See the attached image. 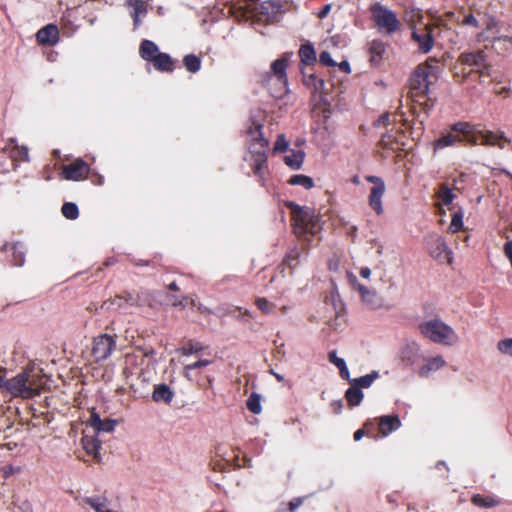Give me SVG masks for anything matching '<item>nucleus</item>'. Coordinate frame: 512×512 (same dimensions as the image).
I'll list each match as a JSON object with an SVG mask.
<instances>
[{"mask_svg": "<svg viewBox=\"0 0 512 512\" xmlns=\"http://www.w3.org/2000/svg\"><path fill=\"white\" fill-rule=\"evenodd\" d=\"M500 130H451L450 133L437 139L434 143L435 149H442L462 143L473 145L497 146L504 148L508 142L507 138L500 133Z\"/></svg>", "mask_w": 512, "mask_h": 512, "instance_id": "1", "label": "nucleus"}, {"mask_svg": "<svg viewBox=\"0 0 512 512\" xmlns=\"http://www.w3.org/2000/svg\"><path fill=\"white\" fill-rule=\"evenodd\" d=\"M248 151L254 175L264 185V170L267 168L269 140L261 130H247Z\"/></svg>", "mask_w": 512, "mask_h": 512, "instance_id": "2", "label": "nucleus"}, {"mask_svg": "<svg viewBox=\"0 0 512 512\" xmlns=\"http://www.w3.org/2000/svg\"><path fill=\"white\" fill-rule=\"evenodd\" d=\"M286 206L291 210L293 232L298 238L319 233L321 227L318 217L310 209H305L294 202H288Z\"/></svg>", "mask_w": 512, "mask_h": 512, "instance_id": "3", "label": "nucleus"}, {"mask_svg": "<svg viewBox=\"0 0 512 512\" xmlns=\"http://www.w3.org/2000/svg\"><path fill=\"white\" fill-rule=\"evenodd\" d=\"M431 70L428 65H419L410 79V98L414 103L424 106V109L432 106L428 103L430 99H426L431 84Z\"/></svg>", "mask_w": 512, "mask_h": 512, "instance_id": "4", "label": "nucleus"}, {"mask_svg": "<svg viewBox=\"0 0 512 512\" xmlns=\"http://www.w3.org/2000/svg\"><path fill=\"white\" fill-rule=\"evenodd\" d=\"M14 396L33 398L39 395L44 385L43 378L32 370H25L9 382Z\"/></svg>", "mask_w": 512, "mask_h": 512, "instance_id": "5", "label": "nucleus"}, {"mask_svg": "<svg viewBox=\"0 0 512 512\" xmlns=\"http://www.w3.org/2000/svg\"><path fill=\"white\" fill-rule=\"evenodd\" d=\"M421 334L434 343L453 345L458 336L452 327L439 319H432L419 324Z\"/></svg>", "mask_w": 512, "mask_h": 512, "instance_id": "6", "label": "nucleus"}, {"mask_svg": "<svg viewBox=\"0 0 512 512\" xmlns=\"http://www.w3.org/2000/svg\"><path fill=\"white\" fill-rule=\"evenodd\" d=\"M369 10L371 19L380 33L392 35L401 31L402 23L394 11L379 3L371 5Z\"/></svg>", "mask_w": 512, "mask_h": 512, "instance_id": "7", "label": "nucleus"}, {"mask_svg": "<svg viewBox=\"0 0 512 512\" xmlns=\"http://www.w3.org/2000/svg\"><path fill=\"white\" fill-rule=\"evenodd\" d=\"M288 54L274 61L271 65V75L267 79V86L271 95L282 98L287 93L286 68L288 66Z\"/></svg>", "mask_w": 512, "mask_h": 512, "instance_id": "8", "label": "nucleus"}, {"mask_svg": "<svg viewBox=\"0 0 512 512\" xmlns=\"http://www.w3.org/2000/svg\"><path fill=\"white\" fill-rule=\"evenodd\" d=\"M459 61L470 67L475 75H478L480 81L484 77L492 76V65L488 62L487 55L482 49L460 54Z\"/></svg>", "mask_w": 512, "mask_h": 512, "instance_id": "9", "label": "nucleus"}, {"mask_svg": "<svg viewBox=\"0 0 512 512\" xmlns=\"http://www.w3.org/2000/svg\"><path fill=\"white\" fill-rule=\"evenodd\" d=\"M425 245L429 255L439 263L451 264L452 251L444 238L437 234H431L425 238Z\"/></svg>", "mask_w": 512, "mask_h": 512, "instance_id": "10", "label": "nucleus"}, {"mask_svg": "<svg viewBox=\"0 0 512 512\" xmlns=\"http://www.w3.org/2000/svg\"><path fill=\"white\" fill-rule=\"evenodd\" d=\"M116 348V335L100 334L93 339L91 356L95 362H101L108 359Z\"/></svg>", "mask_w": 512, "mask_h": 512, "instance_id": "11", "label": "nucleus"}, {"mask_svg": "<svg viewBox=\"0 0 512 512\" xmlns=\"http://www.w3.org/2000/svg\"><path fill=\"white\" fill-rule=\"evenodd\" d=\"M365 179L367 182L373 184L368 197L369 206L375 211L377 215H381L383 213L382 197L385 193V183L378 176L368 175L365 177Z\"/></svg>", "mask_w": 512, "mask_h": 512, "instance_id": "12", "label": "nucleus"}, {"mask_svg": "<svg viewBox=\"0 0 512 512\" xmlns=\"http://www.w3.org/2000/svg\"><path fill=\"white\" fill-rule=\"evenodd\" d=\"M436 26L423 24L412 31V38L418 44V49L422 53H428L434 44V30Z\"/></svg>", "mask_w": 512, "mask_h": 512, "instance_id": "13", "label": "nucleus"}, {"mask_svg": "<svg viewBox=\"0 0 512 512\" xmlns=\"http://www.w3.org/2000/svg\"><path fill=\"white\" fill-rule=\"evenodd\" d=\"M350 284L356 289L362 301L372 309H377L382 306V298L374 290L368 289L366 286L360 284L357 277L353 273H348Z\"/></svg>", "mask_w": 512, "mask_h": 512, "instance_id": "14", "label": "nucleus"}, {"mask_svg": "<svg viewBox=\"0 0 512 512\" xmlns=\"http://www.w3.org/2000/svg\"><path fill=\"white\" fill-rule=\"evenodd\" d=\"M89 172V164L82 159H76L75 161L64 165L62 170L63 177L72 181H81L86 179Z\"/></svg>", "mask_w": 512, "mask_h": 512, "instance_id": "15", "label": "nucleus"}, {"mask_svg": "<svg viewBox=\"0 0 512 512\" xmlns=\"http://www.w3.org/2000/svg\"><path fill=\"white\" fill-rule=\"evenodd\" d=\"M493 28H496L497 34V36L493 37L491 40L493 46L498 52L510 50L512 48V35L502 33L507 32V29L505 27H497V23L495 21H491L487 26L488 30Z\"/></svg>", "mask_w": 512, "mask_h": 512, "instance_id": "16", "label": "nucleus"}, {"mask_svg": "<svg viewBox=\"0 0 512 512\" xmlns=\"http://www.w3.org/2000/svg\"><path fill=\"white\" fill-rule=\"evenodd\" d=\"M215 454L217 457L221 458L229 468H241L243 466L242 461L245 460V458H240V451L234 448H231V457H226L227 446L224 444H219L215 447Z\"/></svg>", "mask_w": 512, "mask_h": 512, "instance_id": "17", "label": "nucleus"}, {"mask_svg": "<svg viewBox=\"0 0 512 512\" xmlns=\"http://www.w3.org/2000/svg\"><path fill=\"white\" fill-rule=\"evenodd\" d=\"M8 152L11 158L12 169H16L17 162L28 160V149L25 146H19L14 139H10L8 145L4 148L3 153Z\"/></svg>", "mask_w": 512, "mask_h": 512, "instance_id": "18", "label": "nucleus"}, {"mask_svg": "<svg viewBox=\"0 0 512 512\" xmlns=\"http://www.w3.org/2000/svg\"><path fill=\"white\" fill-rule=\"evenodd\" d=\"M81 444L87 455L92 456L96 462L101 461L99 450L101 449V442L96 435L84 434L81 438Z\"/></svg>", "mask_w": 512, "mask_h": 512, "instance_id": "19", "label": "nucleus"}, {"mask_svg": "<svg viewBox=\"0 0 512 512\" xmlns=\"http://www.w3.org/2000/svg\"><path fill=\"white\" fill-rule=\"evenodd\" d=\"M378 430L382 436H387L401 426L398 415H386L378 419Z\"/></svg>", "mask_w": 512, "mask_h": 512, "instance_id": "20", "label": "nucleus"}, {"mask_svg": "<svg viewBox=\"0 0 512 512\" xmlns=\"http://www.w3.org/2000/svg\"><path fill=\"white\" fill-rule=\"evenodd\" d=\"M36 38L42 45H54L59 38L58 29L55 25H47L37 32Z\"/></svg>", "mask_w": 512, "mask_h": 512, "instance_id": "21", "label": "nucleus"}, {"mask_svg": "<svg viewBox=\"0 0 512 512\" xmlns=\"http://www.w3.org/2000/svg\"><path fill=\"white\" fill-rule=\"evenodd\" d=\"M140 301L141 298L138 293L125 291L122 294L115 296L112 300V304L122 308L124 306H139Z\"/></svg>", "mask_w": 512, "mask_h": 512, "instance_id": "22", "label": "nucleus"}, {"mask_svg": "<svg viewBox=\"0 0 512 512\" xmlns=\"http://www.w3.org/2000/svg\"><path fill=\"white\" fill-rule=\"evenodd\" d=\"M446 365L442 356H436L428 359L427 363L418 370L419 377H428L431 372L437 371Z\"/></svg>", "mask_w": 512, "mask_h": 512, "instance_id": "23", "label": "nucleus"}, {"mask_svg": "<svg viewBox=\"0 0 512 512\" xmlns=\"http://www.w3.org/2000/svg\"><path fill=\"white\" fill-rule=\"evenodd\" d=\"M173 397L174 392L166 384H160L155 386L154 391L152 393V399L155 402H163L165 404H170L173 400Z\"/></svg>", "mask_w": 512, "mask_h": 512, "instance_id": "24", "label": "nucleus"}, {"mask_svg": "<svg viewBox=\"0 0 512 512\" xmlns=\"http://www.w3.org/2000/svg\"><path fill=\"white\" fill-rule=\"evenodd\" d=\"M473 505L480 508H492L501 504V500L492 495L475 494L471 498Z\"/></svg>", "mask_w": 512, "mask_h": 512, "instance_id": "25", "label": "nucleus"}, {"mask_svg": "<svg viewBox=\"0 0 512 512\" xmlns=\"http://www.w3.org/2000/svg\"><path fill=\"white\" fill-rule=\"evenodd\" d=\"M303 250L304 249L300 248L298 245H294L287 251L282 264L287 266L290 270H293L300 263V257Z\"/></svg>", "mask_w": 512, "mask_h": 512, "instance_id": "26", "label": "nucleus"}, {"mask_svg": "<svg viewBox=\"0 0 512 512\" xmlns=\"http://www.w3.org/2000/svg\"><path fill=\"white\" fill-rule=\"evenodd\" d=\"M400 132H404V130H390L382 135L381 144L385 148H389L392 150L400 149V145H404L403 142H399L397 135Z\"/></svg>", "mask_w": 512, "mask_h": 512, "instance_id": "27", "label": "nucleus"}, {"mask_svg": "<svg viewBox=\"0 0 512 512\" xmlns=\"http://www.w3.org/2000/svg\"><path fill=\"white\" fill-rule=\"evenodd\" d=\"M139 53L144 60L152 62L160 52L154 42L144 40L140 45Z\"/></svg>", "mask_w": 512, "mask_h": 512, "instance_id": "28", "label": "nucleus"}, {"mask_svg": "<svg viewBox=\"0 0 512 512\" xmlns=\"http://www.w3.org/2000/svg\"><path fill=\"white\" fill-rule=\"evenodd\" d=\"M364 397V394L357 385L350 384V387L345 392V398L350 407L360 405Z\"/></svg>", "mask_w": 512, "mask_h": 512, "instance_id": "29", "label": "nucleus"}, {"mask_svg": "<svg viewBox=\"0 0 512 512\" xmlns=\"http://www.w3.org/2000/svg\"><path fill=\"white\" fill-rule=\"evenodd\" d=\"M2 251H12L13 254V262L16 266H22L25 261V255L23 251V245L19 243H6L2 247Z\"/></svg>", "mask_w": 512, "mask_h": 512, "instance_id": "30", "label": "nucleus"}, {"mask_svg": "<svg viewBox=\"0 0 512 512\" xmlns=\"http://www.w3.org/2000/svg\"><path fill=\"white\" fill-rule=\"evenodd\" d=\"M154 67L160 71H172L174 62L166 53H159L152 61Z\"/></svg>", "mask_w": 512, "mask_h": 512, "instance_id": "31", "label": "nucleus"}, {"mask_svg": "<svg viewBox=\"0 0 512 512\" xmlns=\"http://www.w3.org/2000/svg\"><path fill=\"white\" fill-rule=\"evenodd\" d=\"M304 161V152L300 150H291L290 154L284 157V162L291 169L298 170Z\"/></svg>", "mask_w": 512, "mask_h": 512, "instance_id": "32", "label": "nucleus"}, {"mask_svg": "<svg viewBox=\"0 0 512 512\" xmlns=\"http://www.w3.org/2000/svg\"><path fill=\"white\" fill-rule=\"evenodd\" d=\"M287 183L293 186H302L306 190L312 189L315 185L314 180L311 177L303 174L292 175L288 179Z\"/></svg>", "mask_w": 512, "mask_h": 512, "instance_id": "33", "label": "nucleus"}, {"mask_svg": "<svg viewBox=\"0 0 512 512\" xmlns=\"http://www.w3.org/2000/svg\"><path fill=\"white\" fill-rule=\"evenodd\" d=\"M436 196L445 206H449L456 197L452 189L446 183L439 185V190L436 193Z\"/></svg>", "mask_w": 512, "mask_h": 512, "instance_id": "34", "label": "nucleus"}, {"mask_svg": "<svg viewBox=\"0 0 512 512\" xmlns=\"http://www.w3.org/2000/svg\"><path fill=\"white\" fill-rule=\"evenodd\" d=\"M299 57L301 59V63L304 65H310V64L316 62L315 50L309 44H305L300 47Z\"/></svg>", "mask_w": 512, "mask_h": 512, "instance_id": "35", "label": "nucleus"}, {"mask_svg": "<svg viewBox=\"0 0 512 512\" xmlns=\"http://www.w3.org/2000/svg\"><path fill=\"white\" fill-rule=\"evenodd\" d=\"M422 19H423V15L421 14V12L417 9H410V10H407L404 14V20L406 21V23L409 25V27L412 29V31L414 29H417L418 28V24H421L422 22Z\"/></svg>", "mask_w": 512, "mask_h": 512, "instance_id": "36", "label": "nucleus"}, {"mask_svg": "<svg viewBox=\"0 0 512 512\" xmlns=\"http://www.w3.org/2000/svg\"><path fill=\"white\" fill-rule=\"evenodd\" d=\"M379 377L378 371H372L370 374L354 378L350 381V384L357 385L359 389L369 388L372 383Z\"/></svg>", "mask_w": 512, "mask_h": 512, "instance_id": "37", "label": "nucleus"}, {"mask_svg": "<svg viewBox=\"0 0 512 512\" xmlns=\"http://www.w3.org/2000/svg\"><path fill=\"white\" fill-rule=\"evenodd\" d=\"M127 3L134 10L133 14H132L133 22H134L135 26H138L139 23H140L139 16L141 14H145L146 11H147L146 10V5H145V3L142 0H127Z\"/></svg>", "mask_w": 512, "mask_h": 512, "instance_id": "38", "label": "nucleus"}, {"mask_svg": "<svg viewBox=\"0 0 512 512\" xmlns=\"http://www.w3.org/2000/svg\"><path fill=\"white\" fill-rule=\"evenodd\" d=\"M472 75H475L474 71L467 65L460 63L458 58L454 65V77L463 81Z\"/></svg>", "mask_w": 512, "mask_h": 512, "instance_id": "39", "label": "nucleus"}, {"mask_svg": "<svg viewBox=\"0 0 512 512\" xmlns=\"http://www.w3.org/2000/svg\"><path fill=\"white\" fill-rule=\"evenodd\" d=\"M251 12H253L255 15H261L266 19H270L276 16V13L273 11V6H271L269 1L261 3L259 7L252 8Z\"/></svg>", "mask_w": 512, "mask_h": 512, "instance_id": "40", "label": "nucleus"}, {"mask_svg": "<svg viewBox=\"0 0 512 512\" xmlns=\"http://www.w3.org/2000/svg\"><path fill=\"white\" fill-rule=\"evenodd\" d=\"M386 51L385 44L381 41H373L371 43L370 52H371V61L376 63L378 62L383 54Z\"/></svg>", "mask_w": 512, "mask_h": 512, "instance_id": "41", "label": "nucleus"}, {"mask_svg": "<svg viewBox=\"0 0 512 512\" xmlns=\"http://www.w3.org/2000/svg\"><path fill=\"white\" fill-rule=\"evenodd\" d=\"M203 349L204 347L200 342L190 340L179 349V352L184 356H188L191 354L199 353Z\"/></svg>", "mask_w": 512, "mask_h": 512, "instance_id": "42", "label": "nucleus"}, {"mask_svg": "<svg viewBox=\"0 0 512 512\" xmlns=\"http://www.w3.org/2000/svg\"><path fill=\"white\" fill-rule=\"evenodd\" d=\"M61 212L63 216L69 220H75L79 216V209L73 202H65L62 205Z\"/></svg>", "mask_w": 512, "mask_h": 512, "instance_id": "43", "label": "nucleus"}, {"mask_svg": "<svg viewBox=\"0 0 512 512\" xmlns=\"http://www.w3.org/2000/svg\"><path fill=\"white\" fill-rule=\"evenodd\" d=\"M83 502L96 512H104L106 509V499L101 500L99 497H84Z\"/></svg>", "mask_w": 512, "mask_h": 512, "instance_id": "44", "label": "nucleus"}, {"mask_svg": "<svg viewBox=\"0 0 512 512\" xmlns=\"http://www.w3.org/2000/svg\"><path fill=\"white\" fill-rule=\"evenodd\" d=\"M261 397L259 394L253 392L247 399V408L249 411H251L254 414H259L261 412Z\"/></svg>", "mask_w": 512, "mask_h": 512, "instance_id": "45", "label": "nucleus"}, {"mask_svg": "<svg viewBox=\"0 0 512 512\" xmlns=\"http://www.w3.org/2000/svg\"><path fill=\"white\" fill-rule=\"evenodd\" d=\"M184 65L189 72L195 73L200 69L201 61L195 55H187L184 57Z\"/></svg>", "mask_w": 512, "mask_h": 512, "instance_id": "46", "label": "nucleus"}, {"mask_svg": "<svg viewBox=\"0 0 512 512\" xmlns=\"http://www.w3.org/2000/svg\"><path fill=\"white\" fill-rule=\"evenodd\" d=\"M255 305L263 314H270L275 309V304L263 297L256 298Z\"/></svg>", "mask_w": 512, "mask_h": 512, "instance_id": "47", "label": "nucleus"}, {"mask_svg": "<svg viewBox=\"0 0 512 512\" xmlns=\"http://www.w3.org/2000/svg\"><path fill=\"white\" fill-rule=\"evenodd\" d=\"M463 214L461 211L454 212L452 215L449 231L451 233H457L463 226Z\"/></svg>", "mask_w": 512, "mask_h": 512, "instance_id": "48", "label": "nucleus"}, {"mask_svg": "<svg viewBox=\"0 0 512 512\" xmlns=\"http://www.w3.org/2000/svg\"><path fill=\"white\" fill-rule=\"evenodd\" d=\"M497 348L502 354L512 356V338L500 340L497 343Z\"/></svg>", "mask_w": 512, "mask_h": 512, "instance_id": "49", "label": "nucleus"}, {"mask_svg": "<svg viewBox=\"0 0 512 512\" xmlns=\"http://www.w3.org/2000/svg\"><path fill=\"white\" fill-rule=\"evenodd\" d=\"M211 363H212L211 360L201 359V360H198V361H196L194 363L187 364L184 367L185 375H187V373L189 371H191V370H195V369H199V368H202V367H206V366L210 365Z\"/></svg>", "mask_w": 512, "mask_h": 512, "instance_id": "50", "label": "nucleus"}, {"mask_svg": "<svg viewBox=\"0 0 512 512\" xmlns=\"http://www.w3.org/2000/svg\"><path fill=\"white\" fill-rule=\"evenodd\" d=\"M396 123L395 116L392 118L390 114H382L374 123L375 126H390Z\"/></svg>", "mask_w": 512, "mask_h": 512, "instance_id": "51", "label": "nucleus"}, {"mask_svg": "<svg viewBox=\"0 0 512 512\" xmlns=\"http://www.w3.org/2000/svg\"><path fill=\"white\" fill-rule=\"evenodd\" d=\"M303 74V83L309 87L314 89L320 80V78H317L315 74L309 73L307 74L305 71H302Z\"/></svg>", "mask_w": 512, "mask_h": 512, "instance_id": "52", "label": "nucleus"}, {"mask_svg": "<svg viewBox=\"0 0 512 512\" xmlns=\"http://www.w3.org/2000/svg\"><path fill=\"white\" fill-rule=\"evenodd\" d=\"M115 425H116V421H114V420H110V419L101 420V424H99L97 426L96 431L111 432L114 430Z\"/></svg>", "mask_w": 512, "mask_h": 512, "instance_id": "53", "label": "nucleus"}, {"mask_svg": "<svg viewBox=\"0 0 512 512\" xmlns=\"http://www.w3.org/2000/svg\"><path fill=\"white\" fill-rule=\"evenodd\" d=\"M287 147H288V142L285 139L284 135H279L274 144L273 151L274 152H284V151H286Z\"/></svg>", "mask_w": 512, "mask_h": 512, "instance_id": "54", "label": "nucleus"}, {"mask_svg": "<svg viewBox=\"0 0 512 512\" xmlns=\"http://www.w3.org/2000/svg\"><path fill=\"white\" fill-rule=\"evenodd\" d=\"M319 61L326 66H336V62L331 58V55L327 51H323L320 54Z\"/></svg>", "mask_w": 512, "mask_h": 512, "instance_id": "55", "label": "nucleus"}, {"mask_svg": "<svg viewBox=\"0 0 512 512\" xmlns=\"http://www.w3.org/2000/svg\"><path fill=\"white\" fill-rule=\"evenodd\" d=\"M328 359H329V361H330L332 364H334L337 368H340L342 365H344V364H345L344 359L339 358V357L337 356V354H336V351H335V350H333V351L329 352V354H328Z\"/></svg>", "mask_w": 512, "mask_h": 512, "instance_id": "56", "label": "nucleus"}, {"mask_svg": "<svg viewBox=\"0 0 512 512\" xmlns=\"http://www.w3.org/2000/svg\"><path fill=\"white\" fill-rule=\"evenodd\" d=\"M271 6H273V11L276 15L282 11L284 5L287 3V0H270Z\"/></svg>", "mask_w": 512, "mask_h": 512, "instance_id": "57", "label": "nucleus"}, {"mask_svg": "<svg viewBox=\"0 0 512 512\" xmlns=\"http://www.w3.org/2000/svg\"><path fill=\"white\" fill-rule=\"evenodd\" d=\"M461 23L467 26L478 27V21L472 14L465 16Z\"/></svg>", "mask_w": 512, "mask_h": 512, "instance_id": "58", "label": "nucleus"}, {"mask_svg": "<svg viewBox=\"0 0 512 512\" xmlns=\"http://www.w3.org/2000/svg\"><path fill=\"white\" fill-rule=\"evenodd\" d=\"M101 420H102V419L100 418V416H99L97 413H95V412H92V413H91V416H90L89 422H90L91 426H92L95 430L97 429V426H98L99 424H101Z\"/></svg>", "mask_w": 512, "mask_h": 512, "instance_id": "59", "label": "nucleus"}, {"mask_svg": "<svg viewBox=\"0 0 512 512\" xmlns=\"http://www.w3.org/2000/svg\"><path fill=\"white\" fill-rule=\"evenodd\" d=\"M504 253L506 257L509 259L510 264L512 266V241H507L504 244Z\"/></svg>", "mask_w": 512, "mask_h": 512, "instance_id": "60", "label": "nucleus"}, {"mask_svg": "<svg viewBox=\"0 0 512 512\" xmlns=\"http://www.w3.org/2000/svg\"><path fill=\"white\" fill-rule=\"evenodd\" d=\"M314 91L320 94H326L328 92V89L326 88V84L323 79L320 78L316 87L314 88Z\"/></svg>", "mask_w": 512, "mask_h": 512, "instance_id": "61", "label": "nucleus"}, {"mask_svg": "<svg viewBox=\"0 0 512 512\" xmlns=\"http://www.w3.org/2000/svg\"><path fill=\"white\" fill-rule=\"evenodd\" d=\"M184 301H188V297L187 296H183L182 299H179L176 296H172L171 297V304L173 306H175V307H177V306L184 307L185 306Z\"/></svg>", "mask_w": 512, "mask_h": 512, "instance_id": "62", "label": "nucleus"}, {"mask_svg": "<svg viewBox=\"0 0 512 512\" xmlns=\"http://www.w3.org/2000/svg\"><path fill=\"white\" fill-rule=\"evenodd\" d=\"M338 369H339V373H340L341 378H343L345 380H348L349 382L352 380V379H350V374H349V370L347 368L346 363L344 365H342Z\"/></svg>", "mask_w": 512, "mask_h": 512, "instance_id": "63", "label": "nucleus"}, {"mask_svg": "<svg viewBox=\"0 0 512 512\" xmlns=\"http://www.w3.org/2000/svg\"><path fill=\"white\" fill-rule=\"evenodd\" d=\"M368 423H366L364 425V428H361V429H358L357 431H355L354 435H353V438L355 441H359L365 434H366V430L365 428L368 427Z\"/></svg>", "mask_w": 512, "mask_h": 512, "instance_id": "64", "label": "nucleus"}]
</instances>
